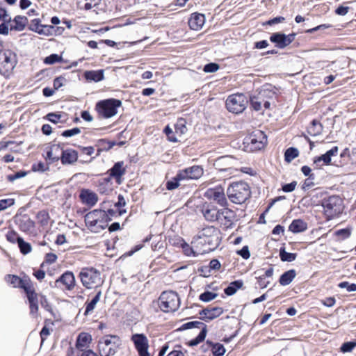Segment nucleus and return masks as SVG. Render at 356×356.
<instances>
[{
    "mask_svg": "<svg viewBox=\"0 0 356 356\" xmlns=\"http://www.w3.org/2000/svg\"><path fill=\"white\" fill-rule=\"evenodd\" d=\"M196 243L203 245V252L214 250L220 243L219 231L213 226L203 228L198 234Z\"/></svg>",
    "mask_w": 356,
    "mask_h": 356,
    "instance_id": "1",
    "label": "nucleus"
},
{
    "mask_svg": "<svg viewBox=\"0 0 356 356\" xmlns=\"http://www.w3.org/2000/svg\"><path fill=\"white\" fill-rule=\"evenodd\" d=\"M227 195L232 203L241 204L250 197V187L245 181L233 182L227 189Z\"/></svg>",
    "mask_w": 356,
    "mask_h": 356,
    "instance_id": "2",
    "label": "nucleus"
},
{
    "mask_svg": "<svg viewBox=\"0 0 356 356\" xmlns=\"http://www.w3.org/2000/svg\"><path fill=\"white\" fill-rule=\"evenodd\" d=\"M109 218L105 211L95 209L85 216V222L88 229L93 232H100L108 225Z\"/></svg>",
    "mask_w": 356,
    "mask_h": 356,
    "instance_id": "3",
    "label": "nucleus"
},
{
    "mask_svg": "<svg viewBox=\"0 0 356 356\" xmlns=\"http://www.w3.org/2000/svg\"><path fill=\"white\" fill-rule=\"evenodd\" d=\"M324 214L328 220L339 216L343 211V201L338 195H331L322 200Z\"/></svg>",
    "mask_w": 356,
    "mask_h": 356,
    "instance_id": "4",
    "label": "nucleus"
},
{
    "mask_svg": "<svg viewBox=\"0 0 356 356\" xmlns=\"http://www.w3.org/2000/svg\"><path fill=\"white\" fill-rule=\"evenodd\" d=\"M213 184L212 180L207 181L202 186L208 187L204 193V196L208 200H213L221 207H226L228 204L224 188L218 184L213 187H209Z\"/></svg>",
    "mask_w": 356,
    "mask_h": 356,
    "instance_id": "5",
    "label": "nucleus"
},
{
    "mask_svg": "<svg viewBox=\"0 0 356 356\" xmlns=\"http://www.w3.org/2000/svg\"><path fill=\"white\" fill-rule=\"evenodd\" d=\"M122 105L120 100L108 99L99 102L96 104V110L101 118H110L115 115L118 108Z\"/></svg>",
    "mask_w": 356,
    "mask_h": 356,
    "instance_id": "6",
    "label": "nucleus"
},
{
    "mask_svg": "<svg viewBox=\"0 0 356 356\" xmlns=\"http://www.w3.org/2000/svg\"><path fill=\"white\" fill-rule=\"evenodd\" d=\"M82 284L87 289L96 288L102 283L101 273L93 268H84L79 273Z\"/></svg>",
    "mask_w": 356,
    "mask_h": 356,
    "instance_id": "7",
    "label": "nucleus"
},
{
    "mask_svg": "<svg viewBox=\"0 0 356 356\" xmlns=\"http://www.w3.org/2000/svg\"><path fill=\"white\" fill-rule=\"evenodd\" d=\"M17 64L16 54L9 49L0 51V74L8 77Z\"/></svg>",
    "mask_w": 356,
    "mask_h": 356,
    "instance_id": "8",
    "label": "nucleus"
},
{
    "mask_svg": "<svg viewBox=\"0 0 356 356\" xmlns=\"http://www.w3.org/2000/svg\"><path fill=\"white\" fill-rule=\"evenodd\" d=\"M180 300L174 291L163 292L159 299V306L164 312H175L179 307Z\"/></svg>",
    "mask_w": 356,
    "mask_h": 356,
    "instance_id": "9",
    "label": "nucleus"
},
{
    "mask_svg": "<svg viewBox=\"0 0 356 356\" xmlns=\"http://www.w3.org/2000/svg\"><path fill=\"white\" fill-rule=\"evenodd\" d=\"M120 339L117 336L107 335L102 337L98 344L99 351L102 356L113 355L118 348Z\"/></svg>",
    "mask_w": 356,
    "mask_h": 356,
    "instance_id": "10",
    "label": "nucleus"
},
{
    "mask_svg": "<svg viewBox=\"0 0 356 356\" xmlns=\"http://www.w3.org/2000/svg\"><path fill=\"white\" fill-rule=\"evenodd\" d=\"M266 143L267 138L265 134L260 130H256L245 138L244 144L248 150L253 152L263 149Z\"/></svg>",
    "mask_w": 356,
    "mask_h": 356,
    "instance_id": "11",
    "label": "nucleus"
},
{
    "mask_svg": "<svg viewBox=\"0 0 356 356\" xmlns=\"http://www.w3.org/2000/svg\"><path fill=\"white\" fill-rule=\"evenodd\" d=\"M248 102V99L243 94H233L227 97L226 107L229 112L238 114L245 109Z\"/></svg>",
    "mask_w": 356,
    "mask_h": 356,
    "instance_id": "12",
    "label": "nucleus"
},
{
    "mask_svg": "<svg viewBox=\"0 0 356 356\" xmlns=\"http://www.w3.org/2000/svg\"><path fill=\"white\" fill-rule=\"evenodd\" d=\"M274 95V92H271L268 88L262 89L257 97H253L250 99L251 106L254 110L259 111L261 110L262 105L265 108H269L270 103L264 99L266 97H272Z\"/></svg>",
    "mask_w": 356,
    "mask_h": 356,
    "instance_id": "13",
    "label": "nucleus"
},
{
    "mask_svg": "<svg viewBox=\"0 0 356 356\" xmlns=\"http://www.w3.org/2000/svg\"><path fill=\"white\" fill-rule=\"evenodd\" d=\"M139 356H150L148 352L149 343L147 337L143 334H135L131 337Z\"/></svg>",
    "mask_w": 356,
    "mask_h": 356,
    "instance_id": "14",
    "label": "nucleus"
},
{
    "mask_svg": "<svg viewBox=\"0 0 356 356\" xmlns=\"http://www.w3.org/2000/svg\"><path fill=\"white\" fill-rule=\"evenodd\" d=\"M296 34L286 35L282 33H274L270 37L271 42L280 49H284L295 40Z\"/></svg>",
    "mask_w": 356,
    "mask_h": 356,
    "instance_id": "15",
    "label": "nucleus"
},
{
    "mask_svg": "<svg viewBox=\"0 0 356 356\" xmlns=\"http://www.w3.org/2000/svg\"><path fill=\"white\" fill-rule=\"evenodd\" d=\"M204 174L203 168L200 165H193L181 170L178 172V179H198Z\"/></svg>",
    "mask_w": 356,
    "mask_h": 356,
    "instance_id": "16",
    "label": "nucleus"
},
{
    "mask_svg": "<svg viewBox=\"0 0 356 356\" xmlns=\"http://www.w3.org/2000/svg\"><path fill=\"white\" fill-rule=\"evenodd\" d=\"M339 152L337 146L332 147L331 149L327 151L324 154L314 159V164L317 168H321L323 165H328L331 164L332 157L337 156Z\"/></svg>",
    "mask_w": 356,
    "mask_h": 356,
    "instance_id": "17",
    "label": "nucleus"
},
{
    "mask_svg": "<svg viewBox=\"0 0 356 356\" xmlns=\"http://www.w3.org/2000/svg\"><path fill=\"white\" fill-rule=\"evenodd\" d=\"M236 162V159L232 156H225L217 159L215 162V165L219 170H229L232 174L236 170V169L233 168V165Z\"/></svg>",
    "mask_w": 356,
    "mask_h": 356,
    "instance_id": "18",
    "label": "nucleus"
},
{
    "mask_svg": "<svg viewBox=\"0 0 356 356\" xmlns=\"http://www.w3.org/2000/svg\"><path fill=\"white\" fill-rule=\"evenodd\" d=\"M75 282L74 274L70 271H67L56 280V285L59 286L60 284H62L66 290L70 291L74 288Z\"/></svg>",
    "mask_w": 356,
    "mask_h": 356,
    "instance_id": "19",
    "label": "nucleus"
},
{
    "mask_svg": "<svg viewBox=\"0 0 356 356\" xmlns=\"http://www.w3.org/2000/svg\"><path fill=\"white\" fill-rule=\"evenodd\" d=\"M79 197L83 204L90 207L95 205L98 201L97 195L88 189H82L80 192Z\"/></svg>",
    "mask_w": 356,
    "mask_h": 356,
    "instance_id": "20",
    "label": "nucleus"
},
{
    "mask_svg": "<svg viewBox=\"0 0 356 356\" xmlns=\"http://www.w3.org/2000/svg\"><path fill=\"white\" fill-rule=\"evenodd\" d=\"M222 312L223 310L221 307H208L206 309H204L201 312H200V315L201 316L202 319L206 321H209L220 316L222 314Z\"/></svg>",
    "mask_w": 356,
    "mask_h": 356,
    "instance_id": "21",
    "label": "nucleus"
},
{
    "mask_svg": "<svg viewBox=\"0 0 356 356\" xmlns=\"http://www.w3.org/2000/svg\"><path fill=\"white\" fill-rule=\"evenodd\" d=\"M63 149L59 145H52L47 151L44 159L49 161V163H53L60 159Z\"/></svg>",
    "mask_w": 356,
    "mask_h": 356,
    "instance_id": "22",
    "label": "nucleus"
},
{
    "mask_svg": "<svg viewBox=\"0 0 356 356\" xmlns=\"http://www.w3.org/2000/svg\"><path fill=\"white\" fill-rule=\"evenodd\" d=\"M219 210L215 206L206 203L202 213L207 220L213 222L217 220Z\"/></svg>",
    "mask_w": 356,
    "mask_h": 356,
    "instance_id": "23",
    "label": "nucleus"
},
{
    "mask_svg": "<svg viewBox=\"0 0 356 356\" xmlns=\"http://www.w3.org/2000/svg\"><path fill=\"white\" fill-rule=\"evenodd\" d=\"M205 22V17L203 14L193 13L188 20V26L195 31L201 29Z\"/></svg>",
    "mask_w": 356,
    "mask_h": 356,
    "instance_id": "24",
    "label": "nucleus"
},
{
    "mask_svg": "<svg viewBox=\"0 0 356 356\" xmlns=\"http://www.w3.org/2000/svg\"><path fill=\"white\" fill-rule=\"evenodd\" d=\"M60 159L62 163L64 165L73 164L78 159V153L72 149L63 150Z\"/></svg>",
    "mask_w": 356,
    "mask_h": 356,
    "instance_id": "25",
    "label": "nucleus"
},
{
    "mask_svg": "<svg viewBox=\"0 0 356 356\" xmlns=\"http://www.w3.org/2000/svg\"><path fill=\"white\" fill-rule=\"evenodd\" d=\"M233 211L229 209H220L217 221L229 227L232 222Z\"/></svg>",
    "mask_w": 356,
    "mask_h": 356,
    "instance_id": "26",
    "label": "nucleus"
},
{
    "mask_svg": "<svg viewBox=\"0 0 356 356\" xmlns=\"http://www.w3.org/2000/svg\"><path fill=\"white\" fill-rule=\"evenodd\" d=\"M126 172L125 168L124 167V162L120 161L114 164L113 168L109 170V175L111 177H114L118 184H120V179Z\"/></svg>",
    "mask_w": 356,
    "mask_h": 356,
    "instance_id": "27",
    "label": "nucleus"
},
{
    "mask_svg": "<svg viewBox=\"0 0 356 356\" xmlns=\"http://www.w3.org/2000/svg\"><path fill=\"white\" fill-rule=\"evenodd\" d=\"M91 339V336L89 334L85 332L80 333L76 340V348L80 350H83L84 348L88 347Z\"/></svg>",
    "mask_w": 356,
    "mask_h": 356,
    "instance_id": "28",
    "label": "nucleus"
},
{
    "mask_svg": "<svg viewBox=\"0 0 356 356\" xmlns=\"http://www.w3.org/2000/svg\"><path fill=\"white\" fill-rule=\"evenodd\" d=\"M289 229L293 233L302 232L307 229V224L300 219L293 220L289 225Z\"/></svg>",
    "mask_w": 356,
    "mask_h": 356,
    "instance_id": "29",
    "label": "nucleus"
},
{
    "mask_svg": "<svg viewBox=\"0 0 356 356\" xmlns=\"http://www.w3.org/2000/svg\"><path fill=\"white\" fill-rule=\"evenodd\" d=\"M84 76L88 81L99 82L104 79V70H91L86 71L84 73Z\"/></svg>",
    "mask_w": 356,
    "mask_h": 356,
    "instance_id": "30",
    "label": "nucleus"
},
{
    "mask_svg": "<svg viewBox=\"0 0 356 356\" xmlns=\"http://www.w3.org/2000/svg\"><path fill=\"white\" fill-rule=\"evenodd\" d=\"M296 275V273L295 270H289L284 273L280 278V284L282 286H286L289 284L295 278Z\"/></svg>",
    "mask_w": 356,
    "mask_h": 356,
    "instance_id": "31",
    "label": "nucleus"
},
{
    "mask_svg": "<svg viewBox=\"0 0 356 356\" xmlns=\"http://www.w3.org/2000/svg\"><path fill=\"white\" fill-rule=\"evenodd\" d=\"M28 19L26 17L20 15L16 16L14 19V23L15 24L13 28L17 31H22L25 28Z\"/></svg>",
    "mask_w": 356,
    "mask_h": 356,
    "instance_id": "32",
    "label": "nucleus"
},
{
    "mask_svg": "<svg viewBox=\"0 0 356 356\" xmlns=\"http://www.w3.org/2000/svg\"><path fill=\"white\" fill-rule=\"evenodd\" d=\"M101 294V291H99L90 302H86V307L84 313L85 315H88L93 311L96 305L100 300Z\"/></svg>",
    "mask_w": 356,
    "mask_h": 356,
    "instance_id": "33",
    "label": "nucleus"
},
{
    "mask_svg": "<svg viewBox=\"0 0 356 356\" xmlns=\"http://www.w3.org/2000/svg\"><path fill=\"white\" fill-rule=\"evenodd\" d=\"M243 286V282L240 280L234 281L232 282L229 286L225 289V293L227 296H232L234 294L237 289L241 288Z\"/></svg>",
    "mask_w": 356,
    "mask_h": 356,
    "instance_id": "34",
    "label": "nucleus"
},
{
    "mask_svg": "<svg viewBox=\"0 0 356 356\" xmlns=\"http://www.w3.org/2000/svg\"><path fill=\"white\" fill-rule=\"evenodd\" d=\"M186 120L183 118L179 119L175 124V134L179 136L185 134L187 131V127L186 126Z\"/></svg>",
    "mask_w": 356,
    "mask_h": 356,
    "instance_id": "35",
    "label": "nucleus"
},
{
    "mask_svg": "<svg viewBox=\"0 0 356 356\" xmlns=\"http://www.w3.org/2000/svg\"><path fill=\"white\" fill-rule=\"evenodd\" d=\"M208 346L211 348L214 356H222L225 353V348L221 343H209Z\"/></svg>",
    "mask_w": 356,
    "mask_h": 356,
    "instance_id": "36",
    "label": "nucleus"
},
{
    "mask_svg": "<svg viewBox=\"0 0 356 356\" xmlns=\"http://www.w3.org/2000/svg\"><path fill=\"white\" fill-rule=\"evenodd\" d=\"M298 150L294 147L288 148L284 153V159L287 163L291 162L294 159L298 156Z\"/></svg>",
    "mask_w": 356,
    "mask_h": 356,
    "instance_id": "37",
    "label": "nucleus"
},
{
    "mask_svg": "<svg viewBox=\"0 0 356 356\" xmlns=\"http://www.w3.org/2000/svg\"><path fill=\"white\" fill-rule=\"evenodd\" d=\"M280 257L282 261L291 262L296 259V254L287 252L284 249H281Z\"/></svg>",
    "mask_w": 356,
    "mask_h": 356,
    "instance_id": "38",
    "label": "nucleus"
},
{
    "mask_svg": "<svg viewBox=\"0 0 356 356\" xmlns=\"http://www.w3.org/2000/svg\"><path fill=\"white\" fill-rule=\"evenodd\" d=\"M18 246L20 249V252L26 254L31 251V245L30 243L25 242L22 238L18 239Z\"/></svg>",
    "mask_w": 356,
    "mask_h": 356,
    "instance_id": "39",
    "label": "nucleus"
},
{
    "mask_svg": "<svg viewBox=\"0 0 356 356\" xmlns=\"http://www.w3.org/2000/svg\"><path fill=\"white\" fill-rule=\"evenodd\" d=\"M6 281L11 284L13 287H19L22 278H19L17 275H8L5 277Z\"/></svg>",
    "mask_w": 356,
    "mask_h": 356,
    "instance_id": "40",
    "label": "nucleus"
},
{
    "mask_svg": "<svg viewBox=\"0 0 356 356\" xmlns=\"http://www.w3.org/2000/svg\"><path fill=\"white\" fill-rule=\"evenodd\" d=\"M183 180L182 179H178V173L177 175L172 179L166 183V188L169 191L174 190L179 187V181Z\"/></svg>",
    "mask_w": 356,
    "mask_h": 356,
    "instance_id": "41",
    "label": "nucleus"
},
{
    "mask_svg": "<svg viewBox=\"0 0 356 356\" xmlns=\"http://www.w3.org/2000/svg\"><path fill=\"white\" fill-rule=\"evenodd\" d=\"M62 60V57L58 54H53L46 57L44 60V63L47 65H52L56 63L60 62Z\"/></svg>",
    "mask_w": 356,
    "mask_h": 356,
    "instance_id": "42",
    "label": "nucleus"
},
{
    "mask_svg": "<svg viewBox=\"0 0 356 356\" xmlns=\"http://www.w3.org/2000/svg\"><path fill=\"white\" fill-rule=\"evenodd\" d=\"M218 294L211 291H205L200 296V300L203 302H209L215 299Z\"/></svg>",
    "mask_w": 356,
    "mask_h": 356,
    "instance_id": "43",
    "label": "nucleus"
},
{
    "mask_svg": "<svg viewBox=\"0 0 356 356\" xmlns=\"http://www.w3.org/2000/svg\"><path fill=\"white\" fill-rule=\"evenodd\" d=\"M49 168L48 164H45L43 162H38L37 163H34L32 165V170L35 172H44L48 170Z\"/></svg>",
    "mask_w": 356,
    "mask_h": 356,
    "instance_id": "44",
    "label": "nucleus"
},
{
    "mask_svg": "<svg viewBox=\"0 0 356 356\" xmlns=\"http://www.w3.org/2000/svg\"><path fill=\"white\" fill-rule=\"evenodd\" d=\"M15 204V200L13 198L0 200V211L13 206Z\"/></svg>",
    "mask_w": 356,
    "mask_h": 356,
    "instance_id": "45",
    "label": "nucleus"
},
{
    "mask_svg": "<svg viewBox=\"0 0 356 356\" xmlns=\"http://www.w3.org/2000/svg\"><path fill=\"white\" fill-rule=\"evenodd\" d=\"M42 26V24H40V19H34L31 21L29 29L31 31L39 33V31L41 30Z\"/></svg>",
    "mask_w": 356,
    "mask_h": 356,
    "instance_id": "46",
    "label": "nucleus"
},
{
    "mask_svg": "<svg viewBox=\"0 0 356 356\" xmlns=\"http://www.w3.org/2000/svg\"><path fill=\"white\" fill-rule=\"evenodd\" d=\"M54 27L51 25H42L41 30L39 31V34L44 35H51L53 34V31Z\"/></svg>",
    "mask_w": 356,
    "mask_h": 356,
    "instance_id": "47",
    "label": "nucleus"
},
{
    "mask_svg": "<svg viewBox=\"0 0 356 356\" xmlns=\"http://www.w3.org/2000/svg\"><path fill=\"white\" fill-rule=\"evenodd\" d=\"M356 346V342L349 341L343 343L341 347V351L343 353L350 352Z\"/></svg>",
    "mask_w": 356,
    "mask_h": 356,
    "instance_id": "48",
    "label": "nucleus"
},
{
    "mask_svg": "<svg viewBox=\"0 0 356 356\" xmlns=\"http://www.w3.org/2000/svg\"><path fill=\"white\" fill-rule=\"evenodd\" d=\"M37 218L42 225L48 223L49 215L46 211H40L37 215Z\"/></svg>",
    "mask_w": 356,
    "mask_h": 356,
    "instance_id": "49",
    "label": "nucleus"
},
{
    "mask_svg": "<svg viewBox=\"0 0 356 356\" xmlns=\"http://www.w3.org/2000/svg\"><path fill=\"white\" fill-rule=\"evenodd\" d=\"M81 133V129L78 127H74L72 129L65 130L62 133L63 137H72Z\"/></svg>",
    "mask_w": 356,
    "mask_h": 356,
    "instance_id": "50",
    "label": "nucleus"
},
{
    "mask_svg": "<svg viewBox=\"0 0 356 356\" xmlns=\"http://www.w3.org/2000/svg\"><path fill=\"white\" fill-rule=\"evenodd\" d=\"M164 132L170 141L175 143L178 140L177 138L175 137L172 129L170 127L167 126L164 129Z\"/></svg>",
    "mask_w": 356,
    "mask_h": 356,
    "instance_id": "51",
    "label": "nucleus"
},
{
    "mask_svg": "<svg viewBox=\"0 0 356 356\" xmlns=\"http://www.w3.org/2000/svg\"><path fill=\"white\" fill-rule=\"evenodd\" d=\"M339 286L341 289L346 288L348 292H353L356 291V284H349L348 282H343L339 283Z\"/></svg>",
    "mask_w": 356,
    "mask_h": 356,
    "instance_id": "52",
    "label": "nucleus"
},
{
    "mask_svg": "<svg viewBox=\"0 0 356 356\" xmlns=\"http://www.w3.org/2000/svg\"><path fill=\"white\" fill-rule=\"evenodd\" d=\"M26 175V172L24 171H19L16 172L14 175H10L8 176L7 179L10 181H13L17 179L22 178Z\"/></svg>",
    "mask_w": 356,
    "mask_h": 356,
    "instance_id": "53",
    "label": "nucleus"
},
{
    "mask_svg": "<svg viewBox=\"0 0 356 356\" xmlns=\"http://www.w3.org/2000/svg\"><path fill=\"white\" fill-rule=\"evenodd\" d=\"M7 240L13 243H18V239L21 238V237L18 236L17 234L15 232H9L6 234Z\"/></svg>",
    "mask_w": 356,
    "mask_h": 356,
    "instance_id": "54",
    "label": "nucleus"
},
{
    "mask_svg": "<svg viewBox=\"0 0 356 356\" xmlns=\"http://www.w3.org/2000/svg\"><path fill=\"white\" fill-rule=\"evenodd\" d=\"M218 65L212 63L206 65L204 67V71L205 72H215L218 70Z\"/></svg>",
    "mask_w": 356,
    "mask_h": 356,
    "instance_id": "55",
    "label": "nucleus"
},
{
    "mask_svg": "<svg viewBox=\"0 0 356 356\" xmlns=\"http://www.w3.org/2000/svg\"><path fill=\"white\" fill-rule=\"evenodd\" d=\"M297 185L296 181H292L291 183L286 184L282 186L283 191L286 193L292 192L295 190Z\"/></svg>",
    "mask_w": 356,
    "mask_h": 356,
    "instance_id": "56",
    "label": "nucleus"
},
{
    "mask_svg": "<svg viewBox=\"0 0 356 356\" xmlns=\"http://www.w3.org/2000/svg\"><path fill=\"white\" fill-rule=\"evenodd\" d=\"M21 282H20L19 287L23 289L24 290L29 287V286H31L33 284L28 277H24L23 278H22Z\"/></svg>",
    "mask_w": 356,
    "mask_h": 356,
    "instance_id": "57",
    "label": "nucleus"
},
{
    "mask_svg": "<svg viewBox=\"0 0 356 356\" xmlns=\"http://www.w3.org/2000/svg\"><path fill=\"white\" fill-rule=\"evenodd\" d=\"M336 235L341 237L342 238H346L350 235V230L349 229H342L336 232Z\"/></svg>",
    "mask_w": 356,
    "mask_h": 356,
    "instance_id": "58",
    "label": "nucleus"
},
{
    "mask_svg": "<svg viewBox=\"0 0 356 356\" xmlns=\"http://www.w3.org/2000/svg\"><path fill=\"white\" fill-rule=\"evenodd\" d=\"M60 118H61L60 115L54 113H49L47 115V120L54 123H58L59 122Z\"/></svg>",
    "mask_w": 356,
    "mask_h": 356,
    "instance_id": "59",
    "label": "nucleus"
},
{
    "mask_svg": "<svg viewBox=\"0 0 356 356\" xmlns=\"http://www.w3.org/2000/svg\"><path fill=\"white\" fill-rule=\"evenodd\" d=\"M237 254L245 259L250 257V253L248 246H244L241 250L237 252Z\"/></svg>",
    "mask_w": 356,
    "mask_h": 356,
    "instance_id": "60",
    "label": "nucleus"
},
{
    "mask_svg": "<svg viewBox=\"0 0 356 356\" xmlns=\"http://www.w3.org/2000/svg\"><path fill=\"white\" fill-rule=\"evenodd\" d=\"M335 302V298L333 297H328L322 300L323 305L328 307L334 306Z\"/></svg>",
    "mask_w": 356,
    "mask_h": 356,
    "instance_id": "61",
    "label": "nucleus"
},
{
    "mask_svg": "<svg viewBox=\"0 0 356 356\" xmlns=\"http://www.w3.org/2000/svg\"><path fill=\"white\" fill-rule=\"evenodd\" d=\"M10 17L7 13V11L3 8H0V21L3 20L4 22H9Z\"/></svg>",
    "mask_w": 356,
    "mask_h": 356,
    "instance_id": "62",
    "label": "nucleus"
},
{
    "mask_svg": "<svg viewBox=\"0 0 356 356\" xmlns=\"http://www.w3.org/2000/svg\"><path fill=\"white\" fill-rule=\"evenodd\" d=\"M258 285L261 289H264L268 286L270 284V281H266L264 277L259 276L258 277Z\"/></svg>",
    "mask_w": 356,
    "mask_h": 356,
    "instance_id": "63",
    "label": "nucleus"
},
{
    "mask_svg": "<svg viewBox=\"0 0 356 356\" xmlns=\"http://www.w3.org/2000/svg\"><path fill=\"white\" fill-rule=\"evenodd\" d=\"M65 81V79L62 76L57 77L54 81V87L56 90H58L59 88H60Z\"/></svg>",
    "mask_w": 356,
    "mask_h": 356,
    "instance_id": "64",
    "label": "nucleus"
}]
</instances>
